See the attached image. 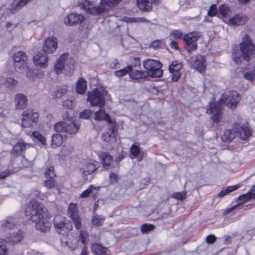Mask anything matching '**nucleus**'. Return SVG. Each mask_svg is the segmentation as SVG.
Wrapping results in <instances>:
<instances>
[{"label": "nucleus", "instance_id": "nucleus-51", "mask_svg": "<svg viewBox=\"0 0 255 255\" xmlns=\"http://www.w3.org/2000/svg\"><path fill=\"white\" fill-rule=\"evenodd\" d=\"M45 175L46 178H54L55 174L53 167H50L47 169L45 171Z\"/></svg>", "mask_w": 255, "mask_h": 255}, {"label": "nucleus", "instance_id": "nucleus-12", "mask_svg": "<svg viewBox=\"0 0 255 255\" xmlns=\"http://www.w3.org/2000/svg\"><path fill=\"white\" fill-rule=\"evenodd\" d=\"M109 127L102 135L104 141L110 142L116 141V132H117V124L116 122L109 124Z\"/></svg>", "mask_w": 255, "mask_h": 255}, {"label": "nucleus", "instance_id": "nucleus-20", "mask_svg": "<svg viewBox=\"0 0 255 255\" xmlns=\"http://www.w3.org/2000/svg\"><path fill=\"white\" fill-rule=\"evenodd\" d=\"M98 162L96 161H92L87 163L84 166L83 168V172L85 175H89L93 173L98 168Z\"/></svg>", "mask_w": 255, "mask_h": 255}, {"label": "nucleus", "instance_id": "nucleus-46", "mask_svg": "<svg viewBox=\"0 0 255 255\" xmlns=\"http://www.w3.org/2000/svg\"><path fill=\"white\" fill-rule=\"evenodd\" d=\"M44 184L47 188L51 189L56 186V182L54 178H47L44 181Z\"/></svg>", "mask_w": 255, "mask_h": 255}, {"label": "nucleus", "instance_id": "nucleus-22", "mask_svg": "<svg viewBox=\"0 0 255 255\" xmlns=\"http://www.w3.org/2000/svg\"><path fill=\"white\" fill-rule=\"evenodd\" d=\"M129 76L131 78L134 79H144L149 77L146 70H131Z\"/></svg>", "mask_w": 255, "mask_h": 255}, {"label": "nucleus", "instance_id": "nucleus-43", "mask_svg": "<svg viewBox=\"0 0 255 255\" xmlns=\"http://www.w3.org/2000/svg\"><path fill=\"white\" fill-rule=\"evenodd\" d=\"M66 126H67V123L59 122L54 125V129L58 132H65Z\"/></svg>", "mask_w": 255, "mask_h": 255}, {"label": "nucleus", "instance_id": "nucleus-24", "mask_svg": "<svg viewBox=\"0 0 255 255\" xmlns=\"http://www.w3.org/2000/svg\"><path fill=\"white\" fill-rule=\"evenodd\" d=\"M99 156L105 168H108L113 162V157L106 152L101 153Z\"/></svg>", "mask_w": 255, "mask_h": 255}, {"label": "nucleus", "instance_id": "nucleus-21", "mask_svg": "<svg viewBox=\"0 0 255 255\" xmlns=\"http://www.w3.org/2000/svg\"><path fill=\"white\" fill-rule=\"evenodd\" d=\"M237 136L235 129H227L222 136V140L226 143H230Z\"/></svg>", "mask_w": 255, "mask_h": 255}, {"label": "nucleus", "instance_id": "nucleus-18", "mask_svg": "<svg viewBox=\"0 0 255 255\" xmlns=\"http://www.w3.org/2000/svg\"><path fill=\"white\" fill-rule=\"evenodd\" d=\"M80 125L76 122H70L67 123L65 127V133L70 135H73L78 131Z\"/></svg>", "mask_w": 255, "mask_h": 255}, {"label": "nucleus", "instance_id": "nucleus-15", "mask_svg": "<svg viewBox=\"0 0 255 255\" xmlns=\"http://www.w3.org/2000/svg\"><path fill=\"white\" fill-rule=\"evenodd\" d=\"M48 57L43 51L38 52L33 57L34 63L40 68H44L47 66Z\"/></svg>", "mask_w": 255, "mask_h": 255}, {"label": "nucleus", "instance_id": "nucleus-41", "mask_svg": "<svg viewBox=\"0 0 255 255\" xmlns=\"http://www.w3.org/2000/svg\"><path fill=\"white\" fill-rule=\"evenodd\" d=\"M8 243L7 241L0 239V255H6L8 252V249L6 247V244Z\"/></svg>", "mask_w": 255, "mask_h": 255}, {"label": "nucleus", "instance_id": "nucleus-7", "mask_svg": "<svg viewBox=\"0 0 255 255\" xmlns=\"http://www.w3.org/2000/svg\"><path fill=\"white\" fill-rule=\"evenodd\" d=\"M221 100L222 102L228 107L231 109H234L240 101L241 97L236 91H232L224 93Z\"/></svg>", "mask_w": 255, "mask_h": 255}, {"label": "nucleus", "instance_id": "nucleus-44", "mask_svg": "<svg viewBox=\"0 0 255 255\" xmlns=\"http://www.w3.org/2000/svg\"><path fill=\"white\" fill-rule=\"evenodd\" d=\"M67 92V89L65 87H59L55 90L53 94V96L56 98H60L66 93Z\"/></svg>", "mask_w": 255, "mask_h": 255}, {"label": "nucleus", "instance_id": "nucleus-25", "mask_svg": "<svg viewBox=\"0 0 255 255\" xmlns=\"http://www.w3.org/2000/svg\"><path fill=\"white\" fill-rule=\"evenodd\" d=\"M21 116L23 118H28V119L31 120L33 122H37L39 117V114L30 109L23 111Z\"/></svg>", "mask_w": 255, "mask_h": 255}, {"label": "nucleus", "instance_id": "nucleus-2", "mask_svg": "<svg viewBox=\"0 0 255 255\" xmlns=\"http://www.w3.org/2000/svg\"><path fill=\"white\" fill-rule=\"evenodd\" d=\"M241 53L233 52V59L235 62L240 65L242 59L249 61L255 55V46L248 34L243 37L242 42L240 44Z\"/></svg>", "mask_w": 255, "mask_h": 255}, {"label": "nucleus", "instance_id": "nucleus-14", "mask_svg": "<svg viewBox=\"0 0 255 255\" xmlns=\"http://www.w3.org/2000/svg\"><path fill=\"white\" fill-rule=\"evenodd\" d=\"M191 63L194 68L200 73L204 72L206 69V61L203 56L201 55H199L192 57Z\"/></svg>", "mask_w": 255, "mask_h": 255}, {"label": "nucleus", "instance_id": "nucleus-32", "mask_svg": "<svg viewBox=\"0 0 255 255\" xmlns=\"http://www.w3.org/2000/svg\"><path fill=\"white\" fill-rule=\"evenodd\" d=\"M63 142V137L60 134H54L51 137V146L53 148L59 146Z\"/></svg>", "mask_w": 255, "mask_h": 255}, {"label": "nucleus", "instance_id": "nucleus-40", "mask_svg": "<svg viewBox=\"0 0 255 255\" xmlns=\"http://www.w3.org/2000/svg\"><path fill=\"white\" fill-rule=\"evenodd\" d=\"M131 70V66H127L126 67L121 69L120 70H118L115 72V74L117 77H122L123 76L126 75L128 73H130Z\"/></svg>", "mask_w": 255, "mask_h": 255}, {"label": "nucleus", "instance_id": "nucleus-47", "mask_svg": "<svg viewBox=\"0 0 255 255\" xmlns=\"http://www.w3.org/2000/svg\"><path fill=\"white\" fill-rule=\"evenodd\" d=\"M37 122H33L32 120L28 119V118H22V126L24 128H29L32 126L34 124H36Z\"/></svg>", "mask_w": 255, "mask_h": 255}, {"label": "nucleus", "instance_id": "nucleus-37", "mask_svg": "<svg viewBox=\"0 0 255 255\" xmlns=\"http://www.w3.org/2000/svg\"><path fill=\"white\" fill-rule=\"evenodd\" d=\"M239 186L237 185H234V186H228L225 189L222 190L220 191L218 196L219 197H223L226 195L227 194L230 193V192H232L236 190L239 188Z\"/></svg>", "mask_w": 255, "mask_h": 255}, {"label": "nucleus", "instance_id": "nucleus-54", "mask_svg": "<svg viewBox=\"0 0 255 255\" xmlns=\"http://www.w3.org/2000/svg\"><path fill=\"white\" fill-rule=\"evenodd\" d=\"M88 238V234L83 231H80L79 235V240L83 244H86V240Z\"/></svg>", "mask_w": 255, "mask_h": 255}, {"label": "nucleus", "instance_id": "nucleus-5", "mask_svg": "<svg viewBox=\"0 0 255 255\" xmlns=\"http://www.w3.org/2000/svg\"><path fill=\"white\" fill-rule=\"evenodd\" d=\"M121 0H101L100 5L92 6L89 13L98 15L108 11L109 9L118 5Z\"/></svg>", "mask_w": 255, "mask_h": 255}, {"label": "nucleus", "instance_id": "nucleus-55", "mask_svg": "<svg viewBox=\"0 0 255 255\" xmlns=\"http://www.w3.org/2000/svg\"><path fill=\"white\" fill-rule=\"evenodd\" d=\"M171 74V80L173 82H175L178 81L181 77V73L177 72L169 71Z\"/></svg>", "mask_w": 255, "mask_h": 255}, {"label": "nucleus", "instance_id": "nucleus-29", "mask_svg": "<svg viewBox=\"0 0 255 255\" xmlns=\"http://www.w3.org/2000/svg\"><path fill=\"white\" fill-rule=\"evenodd\" d=\"M246 17L239 14L235 15L232 18L228 20L229 24L232 25H239L245 22Z\"/></svg>", "mask_w": 255, "mask_h": 255}, {"label": "nucleus", "instance_id": "nucleus-11", "mask_svg": "<svg viewBox=\"0 0 255 255\" xmlns=\"http://www.w3.org/2000/svg\"><path fill=\"white\" fill-rule=\"evenodd\" d=\"M53 224L54 227L63 231L64 233H69L72 230L73 227L72 225L70 223H66L65 222V218L61 216H56L55 217L53 220Z\"/></svg>", "mask_w": 255, "mask_h": 255}, {"label": "nucleus", "instance_id": "nucleus-23", "mask_svg": "<svg viewBox=\"0 0 255 255\" xmlns=\"http://www.w3.org/2000/svg\"><path fill=\"white\" fill-rule=\"evenodd\" d=\"M23 233L21 231H18L16 233H13L6 240L10 244H16L20 242L22 239Z\"/></svg>", "mask_w": 255, "mask_h": 255}, {"label": "nucleus", "instance_id": "nucleus-17", "mask_svg": "<svg viewBox=\"0 0 255 255\" xmlns=\"http://www.w3.org/2000/svg\"><path fill=\"white\" fill-rule=\"evenodd\" d=\"M94 119L97 121L105 120L109 124L115 122L111 119L109 115L107 114L104 110L100 108L99 111L95 113Z\"/></svg>", "mask_w": 255, "mask_h": 255}, {"label": "nucleus", "instance_id": "nucleus-48", "mask_svg": "<svg viewBox=\"0 0 255 255\" xmlns=\"http://www.w3.org/2000/svg\"><path fill=\"white\" fill-rule=\"evenodd\" d=\"M32 194L33 196L36 197L40 200H44L47 198L48 194L47 193H41L38 190H35L33 191Z\"/></svg>", "mask_w": 255, "mask_h": 255}, {"label": "nucleus", "instance_id": "nucleus-30", "mask_svg": "<svg viewBox=\"0 0 255 255\" xmlns=\"http://www.w3.org/2000/svg\"><path fill=\"white\" fill-rule=\"evenodd\" d=\"M16 221L15 218L10 217L2 221L1 226L5 229H10L15 226Z\"/></svg>", "mask_w": 255, "mask_h": 255}, {"label": "nucleus", "instance_id": "nucleus-38", "mask_svg": "<svg viewBox=\"0 0 255 255\" xmlns=\"http://www.w3.org/2000/svg\"><path fill=\"white\" fill-rule=\"evenodd\" d=\"M230 11L229 7L225 4L220 5L218 7L219 14L223 17H227Z\"/></svg>", "mask_w": 255, "mask_h": 255}, {"label": "nucleus", "instance_id": "nucleus-19", "mask_svg": "<svg viewBox=\"0 0 255 255\" xmlns=\"http://www.w3.org/2000/svg\"><path fill=\"white\" fill-rule=\"evenodd\" d=\"M91 250L95 255H109L110 253L108 248L96 243L92 245Z\"/></svg>", "mask_w": 255, "mask_h": 255}, {"label": "nucleus", "instance_id": "nucleus-35", "mask_svg": "<svg viewBox=\"0 0 255 255\" xmlns=\"http://www.w3.org/2000/svg\"><path fill=\"white\" fill-rule=\"evenodd\" d=\"M14 63L21 62L22 60L27 61V57L25 53L23 51H18L14 53L13 56Z\"/></svg>", "mask_w": 255, "mask_h": 255}, {"label": "nucleus", "instance_id": "nucleus-52", "mask_svg": "<svg viewBox=\"0 0 255 255\" xmlns=\"http://www.w3.org/2000/svg\"><path fill=\"white\" fill-rule=\"evenodd\" d=\"M92 6V4L88 0H84L81 3V7L88 13H89Z\"/></svg>", "mask_w": 255, "mask_h": 255}, {"label": "nucleus", "instance_id": "nucleus-6", "mask_svg": "<svg viewBox=\"0 0 255 255\" xmlns=\"http://www.w3.org/2000/svg\"><path fill=\"white\" fill-rule=\"evenodd\" d=\"M104 92V90H100L95 88L92 92L88 93L87 100L90 102L92 106L102 108L105 104Z\"/></svg>", "mask_w": 255, "mask_h": 255}, {"label": "nucleus", "instance_id": "nucleus-45", "mask_svg": "<svg viewBox=\"0 0 255 255\" xmlns=\"http://www.w3.org/2000/svg\"><path fill=\"white\" fill-rule=\"evenodd\" d=\"M104 220L105 219L103 217L95 215L92 218V222L94 225L101 226L102 225Z\"/></svg>", "mask_w": 255, "mask_h": 255}, {"label": "nucleus", "instance_id": "nucleus-62", "mask_svg": "<svg viewBox=\"0 0 255 255\" xmlns=\"http://www.w3.org/2000/svg\"><path fill=\"white\" fill-rule=\"evenodd\" d=\"M244 77L249 80L252 81L255 80L254 76V73H251L250 72H246L244 73Z\"/></svg>", "mask_w": 255, "mask_h": 255}, {"label": "nucleus", "instance_id": "nucleus-58", "mask_svg": "<svg viewBox=\"0 0 255 255\" xmlns=\"http://www.w3.org/2000/svg\"><path fill=\"white\" fill-rule=\"evenodd\" d=\"M171 35L173 36L175 39H181L183 34L182 32L179 30H174L171 32Z\"/></svg>", "mask_w": 255, "mask_h": 255}, {"label": "nucleus", "instance_id": "nucleus-64", "mask_svg": "<svg viewBox=\"0 0 255 255\" xmlns=\"http://www.w3.org/2000/svg\"><path fill=\"white\" fill-rule=\"evenodd\" d=\"M216 240V237L213 235H209L206 238L207 243L209 244L214 243Z\"/></svg>", "mask_w": 255, "mask_h": 255}, {"label": "nucleus", "instance_id": "nucleus-13", "mask_svg": "<svg viewBox=\"0 0 255 255\" xmlns=\"http://www.w3.org/2000/svg\"><path fill=\"white\" fill-rule=\"evenodd\" d=\"M57 48V39L55 37L47 38L42 47V51L46 53H53Z\"/></svg>", "mask_w": 255, "mask_h": 255}, {"label": "nucleus", "instance_id": "nucleus-56", "mask_svg": "<svg viewBox=\"0 0 255 255\" xmlns=\"http://www.w3.org/2000/svg\"><path fill=\"white\" fill-rule=\"evenodd\" d=\"M92 112L90 110H85L80 114V117L83 119H88L91 115Z\"/></svg>", "mask_w": 255, "mask_h": 255}, {"label": "nucleus", "instance_id": "nucleus-63", "mask_svg": "<svg viewBox=\"0 0 255 255\" xmlns=\"http://www.w3.org/2000/svg\"><path fill=\"white\" fill-rule=\"evenodd\" d=\"M130 66H131V68L132 67H136L140 66V62L139 61V58L138 57H134L132 61V64Z\"/></svg>", "mask_w": 255, "mask_h": 255}, {"label": "nucleus", "instance_id": "nucleus-26", "mask_svg": "<svg viewBox=\"0 0 255 255\" xmlns=\"http://www.w3.org/2000/svg\"><path fill=\"white\" fill-rule=\"evenodd\" d=\"M199 39V37L196 32H190L184 36V40L186 45L191 44H196V42Z\"/></svg>", "mask_w": 255, "mask_h": 255}, {"label": "nucleus", "instance_id": "nucleus-10", "mask_svg": "<svg viewBox=\"0 0 255 255\" xmlns=\"http://www.w3.org/2000/svg\"><path fill=\"white\" fill-rule=\"evenodd\" d=\"M85 20V17L81 14L72 13L66 16L64 22L66 25H81Z\"/></svg>", "mask_w": 255, "mask_h": 255}, {"label": "nucleus", "instance_id": "nucleus-36", "mask_svg": "<svg viewBox=\"0 0 255 255\" xmlns=\"http://www.w3.org/2000/svg\"><path fill=\"white\" fill-rule=\"evenodd\" d=\"M15 70L20 73L23 72L27 69V61L22 60L21 62L14 63Z\"/></svg>", "mask_w": 255, "mask_h": 255}, {"label": "nucleus", "instance_id": "nucleus-33", "mask_svg": "<svg viewBox=\"0 0 255 255\" xmlns=\"http://www.w3.org/2000/svg\"><path fill=\"white\" fill-rule=\"evenodd\" d=\"M26 145L23 141H20L15 144L12 148V152L16 154L20 155L23 153V151L25 149Z\"/></svg>", "mask_w": 255, "mask_h": 255}, {"label": "nucleus", "instance_id": "nucleus-60", "mask_svg": "<svg viewBox=\"0 0 255 255\" xmlns=\"http://www.w3.org/2000/svg\"><path fill=\"white\" fill-rule=\"evenodd\" d=\"M186 194L182 192L175 193L173 194L172 197L178 200H182L185 198Z\"/></svg>", "mask_w": 255, "mask_h": 255}, {"label": "nucleus", "instance_id": "nucleus-16", "mask_svg": "<svg viewBox=\"0 0 255 255\" xmlns=\"http://www.w3.org/2000/svg\"><path fill=\"white\" fill-rule=\"evenodd\" d=\"M27 100L26 97L23 94L19 93L15 97V105L17 109H23L27 105Z\"/></svg>", "mask_w": 255, "mask_h": 255}, {"label": "nucleus", "instance_id": "nucleus-31", "mask_svg": "<svg viewBox=\"0 0 255 255\" xmlns=\"http://www.w3.org/2000/svg\"><path fill=\"white\" fill-rule=\"evenodd\" d=\"M236 130L237 136H240L242 140H246L250 135L251 132L248 128L241 127Z\"/></svg>", "mask_w": 255, "mask_h": 255}, {"label": "nucleus", "instance_id": "nucleus-57", "mask_svg": "<svg viewBox=\"0 0 255 255\" xmlns=\"http://www.w3.org/2000/svg\"><path fill=\"white\" fill-rule=\"evenodd\" d=\"M217 12V10L216 8V6L215 4H212L210 7V9L208 12V14L210 16H213L216 15Z\"/></svg>", "mask_w": 255, "mask_h": 255}, {"label": "nucleus", "instance_id": "nucleus-9", "mask_svg": "<svg viewBox=\"0 0 255 255\" xmlns=\"http://www.w3.org/2000/svg\"><path fill=\"white\" fill-rule=\"evenodd\" d=\"M222 108L220 104L212 102L210 103L209 108L207 109L206 112L208 114H213L211 119L214 123H218L221 118Z\"/></svg>", "mask_w": 255, "mask_h": 255}, {"label": "nucleus", "instance_id": "nucleus-27", "mask_svg": "<svg viewBox=\"0 0 255 255\" xmlns=\"http://www.w3.org/2000/svg\"><path fill=\"white\" fill-rule=\"evenodd\" d=\"M136 2L138 7L142 11H148L152 8L148 0H136Z\"/></svg>", "mask_w": 255, "mask_h": 255}, {"label": "nucleus", "instance_id": "nucleus-49", "mask_svg": "<svg viewBox=\"0 0 255 255\" xmlns=\"http://www.w3.org/2000/svg\"><path fill=\"white\" fill-rule=\"evenodd\" d=\"M32 135L35 138L37 139L42 144H45V143H46L45 138L39 132L34 131L32 133Z\"/></svg>", "mask_w": 255, "mask_h": 255}, {"label": "nucleus", "instance_id": "nucleus-50", "mask_svg": "<svg viewBox=\"0 0 255 255\" xmlns=\"http://www.w3.org/2000/svg\"><path fill=\"white\" fill-rule=\"evenodd\" d=\"M140 152V148L138 146L133 144L130 147V153L134 157H137Z\"/></svg>", "mask_w": 255, "mask_h": 255}, {"label": "nucleus", "instance_id": "nucleus-4", "mask_svg": "<svg viewBox=\"0 0 255 255\" xmlns=\"http://www.w3.org/2000/svg\"><path fill=\"white\" fill-rule=\"evenodd\" d=\"M143 66L149 77L160 78L162 76V63L158 60L148 59L143 62Z\"/></svg>", "mask_w": 255, "mask_h": 255}, {"label": "nucleus", "instance_id": "nucleus-8", "mask_svg": "<svg viewBox=\"0 0 255 255\" xmlns=\"http://www.w3.org/2000/svg\"><path fill=\"white\" fill-rule=\"evenodd\" d=\"M67 215L74 224L77 230L82 228V218L79 216L77 205L75 203H70L67 210Z\"/></svg>", "mask_w": 255, "mask_h": 255}, {"label": "nucleus", "instance_id": "nucleus-59", "mask_svg": "<svg viewBox=\"0 0 255 255\" xmlns=\"http://www.w3.org/2000/svg\"><path fill=\"white\" fill-rule=\"evenodd\" d=\"M63 106L67 109H71L73 107V101L67 99L63 101Z\"/></svg>", "mask_w": 255, "mask_h": 255}, {"label": "nucleus", "instance_id": "nucleus-53", "mask_svg": "<svg viewBox=\"0 0 255 255\" xmlns=\"http://www.w3.org/2000/svg\"><path fill=\"white\" fill-rule=\"evenodd\" d=\"M93 189L94 187L93 185L90 186L87 189L81 193L80 197L82 198L88 197L89 195L92 193Z\"/></svg>", "mask_w": 255, "mask_h": 255}, {"label": "nucleus", "instance_id": "nucleus-3", "mask_svg": "<svg viewBox=\"0 0 255 255\" xmlns=\"http://www.w3.org/2000/svg\"><path fill=\"white\" fill-rule=\"evenodd\" d=\"M68 54H62L55 64V70L57 73H60L62 69L66 72V74L71 75L74 69L75 60L72 57H69Z\"/></svg>", "mask_w": 255, "mask_h": 255}, {"label": "nucleus", "instance_id": "nucleus-39", "mask_svg": "<svg viewBox=\"0 0 255 255\" xmlns=\"http://www.w3.org/2000/svg\"><path fill=\"white\" fill-rule=\"evenodd\" d=\"M155 228V227L152 224H144L141 226L140 231L143 234H148Z\"/></svg>", "mask_w": 255, "mask_h": 255}, {"label": "nucleus", "instance_id": "nucleus-28", "mask_svg": "<svg viewBox=\"0 0 255 255\" xmlns=\"http://www.w3.org/2000/svg\"><path fill=\"white\" fill-rule=\"evenodd\" d=\"M87 88V84L86 80L81 78L79 79L76 83V91L80 94H84Z\"/></svg>", "mask_w": 255, "mask_h": 255}, {"label": "nucleus", "instance_id": "nucleus-34", "mask_svg": "<svg viewBox=\"0 0 255 255\" xmlns=\"http://www.w3.org/2000/svg\"><path fill=\"white\" fill-rule=\"evenodd\" d=\"M251 199H255V193L251 192H249L248 193L243 194L240 196L238 198V200L241 201L239 204H242L248 201Z\"/></svg>", "mask_w": 255, "mask_h": 255}, {"label": "nucleus", "instance_id": "nucleus-61", "mask_svg": "<svg viewBox=\"0 0 255 255\" xmlns=\"http://www.w3.org/2000/svg\"><path fill=\"white\" fill-rule=\"evenodd\" d=\"M197 48V44H191L190 45H186V49L188 53H191L193 51L196 50Z\"/></svg>", "mask_w": 255, "mask_h": 255}, {"label": "nucleus", "instance_id": "nucleus-1", "mask_svg": "<svg viewBox=\"0 0 255 255\" xmlns=\"http://www.w3.org/2000/svg\"><path fill=\"white\" fill-rule=\"evenodd\" d=\"M46 209L37 201L32 200L26 209V215H30V221L35 223V228L41 232L49 231L51 224L47 218Z\"/></svg>", "mask_w": 255, "mask_h": 255}, {"label": "nucleus", "instance_id": "nucleus-42", "mask_svg": "<svg viewBox=\"0 0 255 255\" xmlns=\"http://www.w3.org/2000/svg\"><path fill=\"white\" fill-rule=\"evenodd\" d=\"M182 64L179 63L176 61H173L169 66V71L180 72V70L182 69Z\"/></svg>", "mask_w": 255, "mask_h": 255}]
</instances>
